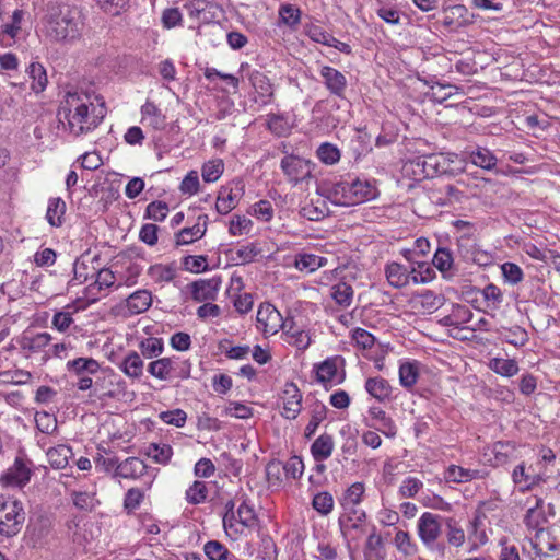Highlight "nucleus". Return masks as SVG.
Listing matches in <instances>:
<instances>
[{"label":"nucleus","mask_w":560,"mask_h":560,"mask_svg":"<svg viewBox=\"0 0 560 560\" xmlns=\"http://www.w3.org/2000/svg\"><path fill=\"white\" fill-rule=\"evenodd\" d=\"M280 399L282 401L281 415L287 419H295L302 408V394L298 386L292 382L285 383Z\"/></svg>","instance_id":"obj_12"},{"label":"nucleus","mask_w":560,"mask_h":560,"mask_svg":"<svg viewBox=\"0 0 560 560\" xmlns=\"http://www.w3.org/2000/svg\"><path fill=\"white\" fill-rule=\"evenodd\" d=\"M145 454L155 463L167 464L173 455V448L166 443H152L148 446Z\"/></svg>","instance_id":"obj_50"},{"label":"nucleus","mask_w":560,"mask_h":560,"mask_svg":"<svg viewBox=\"0 0 560 560\" xmlns=\"http://www.w3.org/2000/svg\"><path fill=\"white\" fill-rule=\"evenodd\" d=\"M332 194L335 202L341 206H353L374 199L377 189L369 182L353 179L351 182L340 180L334 185Z\"/></svg>","instance_id":"obj_4"},{"label":"nucleus","mask_w":560,"mask_h":560,"mask_svg":"<svg viewBox=\"0 0 560 560\" xmlns=\"http://www.w3.org/2000/svg\"><path fill=\"white\" fill-rule=\"evenodd\" d=\"M460 186L463 187L464 196L466 199H481L486 197L490 191L492 180L485 177L466 175L465 177L460 178Z\"/></svg>","instance_id":"obj_16"},{"label":"nucleus","mask_w":560,"mask_h":560,"mask_svg":"<svg viewBox=\"0 0 560 560\" xmlns=\"http://www.w3.org/2000/svg\"><path fill=\"white\" fill-rule=\"evenodd\" d=\"M164 346L161 338L150 337L141 341L140 350L144 358L152 359L163 352Z\"/></svg>","instance_id":"obj_62"},{"label":"nucleus","mask_w":560,"mask_h":560,"mask_svg":"<svg viewBox=\"0 0 560 560\" xmlns=\"http://www.w3.org/2000/svg\"><path fill=\"white\" fill-rule=\"evenodd\" d=\"M320 75L323 77L324 84L330 94L343 97L347 89V79L340 71L329 66H323L320 69Z\"/></svg>","instance_id":"obj_19"},{"label":"nucleus","mask_w":560,"mask_h":560,"mask_svg":"<svg viewBox=\"0 0 560 560\" xmlns=\"http://www.w3.org/2000/svg\"><path fill=\"white\" fill-rule=\"evenodd\" d=\"M447 161L448 158L444 153H431L407 160L401 164L397 182L402 187L411 189L415 183L448 172Z\"/></svg>","instance_id":"obj_3"},{"label":"nucleus","mask_w":560,"mask_h":560,"mask_svg":"<svg viewBox=\"0 0 560 560\" xmlns=\"http://www.w3.org/2000/svg\"><path fill=\"white\" fill-rule=\"evenodd\" d=\"M413 283H428L435 278L434 269L428 264H418L410 271Z\"/></svg>","instance_id":"obj_64"},{"label":"nucleus","mask_w":560,"mask_h":560,"mask_svg":"<svg viewBox=\"0 0 560 560\" xmlns=\"http://www.w3.org/2000/svg\"><path fill=\"white\" fill-rule=\"evenodd\" d=\"M498 546L500 548L498 560H522L516 544L509 537L500 538Z\"/></svg>","instance_id":"obj_56"},{"label":"nucleus","mask_w":560,"mask_h":560,"mask_svg":"<svg viewBox=\"0 0 560 560\" xmlns=\"http://www.w3.org/2000/svg\"><path fill=\"white\" fill-rule=\"evenodd\" d=\"M152 304V294L148 290H138L126 300V307L132 315L141 314L149 310Z\"/></svg>","instance_id":"obj_26"},{"label":"nucleus","mask_w":560,"mask_h":560,"mask_svg":"<svg viewBox=\"0 0 560 560\" xmlns=\"http://www.w3.org/2000/svg\"><path fill=\"white\" fill-rule=\"evenodd\" d=\"M530 467L521 463L512 471V480L521 492L528 491L544 481L540 474L530 472Z\"/></svg>","instance_id":"obj_18"},{"label":"nucleus","mask_w":560,"mask_h":560,"mask_svg":"<svg viewBox=\"0 0 560 560\" xmlns=\"http://www.w3.org/2000/svg\"><path fill=\"white\" fill-rule=\"evenodd\" d=\"M142 122H148L153 129L161 130L166 126V117L151 101L141 106Z\"/></svg>","instance_id":"obj_27"},{"label":"nucleus","mask_w":560,"mask_h":560,"mask_svg":"<svg viewBox=\"0 0 560 560\" xmlns=\"http://www.w3.org/2000/svg\"><path fill=\"white\" fill-rule=\"evenodd\" d=\"M364 421L368 427L385 433V410L382 404L370 402Z\"/></svg>","instance_id":"obj_38"},{"label":"nucleus","mask_w":560,"mask_h":560,"mask_svg":"<svg viewBox=\"0 0 560 560\" xmlns=\"http://www.w3.org/2000/svg\"><path fill=\"white\" fill-rule=\"evenodd\" d=\"M365 517V511L360 506H342V513L338 518L342 536L347 539H358L363 533Z\"/></svg>","instance_id":"obj_7"},{"label":"nucleus","mask_w":560,"mask_h":560,"mask_svg":"<svg viewBox=\"0 0 560 560\" xmlns=\"http://www.w3.org/2000/svg\"><path fill=\"white\" fill-rule=\"evenodd\" d=\"M470 23L471 14L464 4H454L443 11L442 24L451 32H456Z\"/></svg>","instance_id":"obj_14"},{"label":"nucleus","mask_w":560,"mask_h":560,"mask_svg":"<svg viewBox=\"0 0 560 560\" xmlns=\"http://www.w3.org/2000/svg\"><path fill=\"white\" fill-rule=\"evenodd\" d=\"M187 8L191 18L199 19L203 22H209L213 18L211 10L217 7L208 0H191L187 4Z\"/></svg>","instance_id":"obj_44"},{"label":"nucleus","mask_w":560,"mask_h":560,"mask_svg":"<svg viewBox=\"0 0 560 560\" xmlns=\"http://www.w3.org/2000/svg\"><path fill=\"white\" fill-rule=\"evenodd\" d=\"M364 558L365 560H385V545L383 541V537L381 534L375 532L370 533L365 549H364Z\"/></svg>","instance_id":"obj_30"},{"label":"nucleus","mask_w":560,"mask_h":560,"mask_svg":"<svg viewBox=\"0 0 560 560\" xmlns=\"http://www.w3.org/2000/svg\"><path fill=\"white\" fill-rule=\"evenodd\" d=\"M51 341V336L48 332H39L35 336H23L20 346L23 350L30 352H39L46 348Z\"/></svg>","instance_id":"obj_46"},{"label":"nucleus","mask_w":560,"mask_h":560,"mask_svg":"<svg viewBox=\"0 0 560 560\" xmlns=\"http://www.w3.org/2000/svg\"><path fill=\"white\" fill-rule=\"evenodd\" d=\"M487 476L488 472L485 470L464 468L454 464L450 465L444 472L445 480L455 483L470 482L476 479H483Z\"/></svg>","instance_id":"obj_22"},{"label":"nucleus","mask_w":560,"mask_h":560,"mask_svg":"<svg viewBox=\"0 0 560 560\" xmlns=\"http://www.w3.org/2000/svg\"><path fill=\"white\" fill-rule=\"evenodd\" d=\"M208 215L198 217L197 223L190 228H184L175 234L176 246L188 245L200 240L207 232Z\"/></svg>","instance_id":"obj_20"},{"label":"nucleus","mask_w":560,"mask_h":560,"mask_svg":"<svg viewBox=\"0 0 560 560\" xmlns=\"http://www.w3.org/2000/svg\"><path fill=\"white\" fill-rule=\"evenodd\" d=\"M26 72L32 79L31 89L36 92H43L47 85V74L46 70L39 62H32L27 69Z\"/></svg>","instance_id":"obj_42"},{"label":"nucleus","mask_w":560,"mask_h":560,"mask_svg":"<svg viewBox=\"0 0 560 560\" xmlns=\"http://www.w3.org/2000/svg\"><path fill=\"white\" fill-rule=\"evenodd\" d=\"M174 363L175 361L171 358H162L149 363L148 372L152 376L165 381L172 376L174 371Z\"/></svg>","instance_id":"obj_40"},{"label":"nucleus","mask_w":560,"mask_h":560,"mask_svg":"<svg viewBox=\"0 0 560 560\" xmlns=\"http://www.w3.org/2000/svg\"><path fill=\"white\" fill-rule=\"evenodd\" d=\"M120 370L131 378H139L143 373V361L136 351L129 352L119 364Z\"/></svg>","instance_id":"obj_36"},{"label":"nucleus","mask_w":560,"mask_h":560,"mask_svg":"<svg viewBox=\"0 0 560 560\" xmlns=\"http://www.w3.org/2000/svg\"><path fill=\"white\" fill-rule=\"evenodd\" d=\"M436 191L439 192V197H436L435 202L441 206L452 205L454 202H460L465 198L463 187L460 186V179L456 182V184H445L440 186Z\"/></svg>","instance_id":"obj_25"},{"label":"nucleus","mask_w":560,"mask_h":560,"mask_svg":"<svg viewBox=\"0 0 560 560\" xmlns=\"http://www.w3.org/2000/svg\"><path fill=\"white\" fill-rule=\"evenodd\" d=\"M66 213V202L61 198H51L48 201L46 219L51 226H60Z\"/></svg>","instance_id":"obj_45"},{"label":"nucleus","mask_w":560,"mask_h":560,"mask_svg":"<svg viewBox=\"0 0 560 560\" xmlns=\"http://www.w3.org/2000/svg\"><path fill=\"white\" fill-rule=\"evenodd\" d=\"M280 167L288 179L294 184L311 177L312 173L310 161L293 154L284 156Z\"/></svg>","instance_id":"obj_10"},{"label":"nucleus","mask_w":560,"mask_h":560,"mask_svg":"<svg viewBox=\"0 0 560 560\" xmlns=\"http://www.w3.org/2000/svg\"><path fill=\"white\" fill-rule=\"evenodd\" d=\"M501 335L505 342L516 348L524 347L529 340L527 330L518 325L503 328Z\"/></svg>","instance_id":"obj_41"},{"label":"nucleus","mask_w":560,"mask_h":560,"mask_svg":"<svg viewBox=\"0 0 560 560\" xmlns=\"http://www.w3.org/2000/svg\"><path fill=\"white\" fill-rule=\"evenodd\" d=\"M114 283H115V275L110 269L103 268V269L98 270V272L96 273L95 281L86 288L88 294L93 295L91 301L96 302L98 300V298L95 296L96 293L104 289H108V288L113 287Z\"/></svg>","instance_id":"obj_33"},{"label":"nucleus","mask_w":560,"mask_h":560,"mask_svg":"<svg viewBox=\"0 0 560 560\" xmlns=\"http://www.w3.org/2000/svg\"><path fill=\"white\" fill-rule=\"evenodd\" d=\"M336 359H327L316 368V380L324 385L336 383Z\"/></svg>","instance_id":"obj_48"},{"label":"nucleus","mask_w":560,"mask_h":560,"mask_svg":"<svg viewBox=\"0 0 560 560\" xmlns=\"http://www.w3.org/2000/svg\"><path fill=\"white\" fill-rule=\"evenodd\" d=\"M445 527L446 539L448 545L455 548L463 547L466 540V534L462 526L458 524V522L455 521L454 518L448 517L445 521Z\"/></svg>","instance_id":"obj_43"},{"label":"nucleus","mask_w":560,"mask_h":560,"mask_svg":"<svg viewBox=\"0 0 560 560\" xmlns=\"http://www.w3.org/2000/svg\"><path fill=\"white\" fill-rule=\"evenodd\" d=\"M327 259L314 254H300L295 256L294 266L300 271L314 272L326 264Z\"/></svg>","instance_id":"obj_39"},{"label":"nucleus","mask_w":560,"mask_h":560,"mask_svg":"<svg viewBox=\"0 0 560 560\" xmlns=\"http://www.w3.org/2000/svg\"><path fill=\"white\" fill-rule=\"evenodd\" d=\"M176 269L172 265L156 264L148 269L149 277L155 283L170 282L174 279Z\"/></svg>","instance_id":"obj_49"},{"label":"nucleus","mask_w":560,"mask_h":560,"mask_svg":"<svg viewBox=\"0 0 560 560\" xmlns=\"http://www.w3.org/2000/svg\"><path fill=\"white\" fill-rule=\"evenodd\" d=\"M332 299L341 306H349L352 302L353 290L346 282H339L332 287Z\"/></svg>","instance_id":"obj_61"},{"label":"nucleus","mask_w":560,"mask_h":560,"mask_svg":"<svg viewBox=\"0 0 560 560\" xmlns=\"http://www.w3.org/2000/svg\"><path fill=\"white\" fill-rule=\"evenodd\" d=\"M441 516L431 512H424L418 520V535L428 548H433L442 534Z\"/></svg>","instance_id":"obj_9"},{"label":"nucleus","mask_w":560,"mask_h":560,"mask_svg":"<svg viewBox=\"0 0 560 560\" xmlns=\"http://www.w3.org/2000/svg\"><path fill=\"white\" fill-rule=\"evenodd\" d=\"M43 24L44 35L50 42H71L80 36L79 12L66 3L49 2Z\"/></svg>","instance_id":"obj_2"},{"label":"nucleus","mask_w":560,"mask_h":560,"mask_svg":"<svg viewBox=\"0 0 560 560\" xmlns=\"http://www.w3.org/2000/svg\"><path fill=\"white\" fill-rule=\"evenodd\" d=\"M256 318L258 328L265 335H275L289 325V319H283L281 313L270 303H264L258 307Z\"/></svg>","instance_id":"obj_8"},{"label":"nucleus","mask_w":560,"mask_h":560,"mask_svg":"<svg viewBox=\"0 0 560 560\" xmlns=\"http://www.w3.org/2000/svg\"><path fill=\"white\" fill-rule=\"evenodd\" d=\"M312 506L322 515H328L334 509V498L327 491L318 492L314 495Z\"/></svg>","instance_id":"obj_59"},{"label":"nucleus","mask_w":560,"mask_h":560,"mask_svg":"<svg viewBox=\"0 0 560 560\" xmlns=\"http://www.w3.org/2000/svg\"><path fill=\"white\" fill-rule=\"evenodd\" d=\"M25 521L22 503L0 495V535L12 537L20 533Z\"/></svg>","instance_id":"obj_5"},{"label":"nucleus","mask_w":560,"mask_h":560,"mask_svg":"<svg viewBox=\"0 0 560 560\" xmlns=\"http://www.w3.org/2000/svg\"><path fill=\"white\" fill-rule=\"evenodd\" d=\"M501 271L504 281L511 285H516L521 283L524 279V272L522 268L515 262H503L501 265Z\"/></svg>","instance_id":"obj_57"},{"label":"nucleus","mask_w":560,"mask_h":560,"mask_svg":"<svg viewBox=\"0 0 560 560\" xmlns=\"http://www.w3.org/2000/svg\"><path fill=\"white\" fill-rule=\"evenodd\" d=\"M492 457L488 459L491 466H504L518 458V447L512 441H497L490 447Z\"/></svg>","instance_id":"obj_15"},{"label":"nucleus","mask_w":560,"mask_h":560,"mask_svg":"<svg viewBox=\"0 0 560 560\" xmlns=\"http://www.w3.org/2000/svg\"><path fill=\"white\" fill-rule=\"evenodd\" d=\"M203 551L209 560H225L231 553L229 549L218 540L206 542Z\"/></svg>","instance_id":"obj_63"},{"label":"nucleus","mask_w":560,"mask_h":560,"mask_svg":"<svg viewBox=\"0 0 560 560\" xmlns=\"http://www.w3.org/2000/svg\"><path fill=\"white\" fill-rule=\"evenodd\" d=\"M418 377L419 371L416 362H405L399 366V381L404 387H412Z\"/></svg>","instance_id":"obj_53"},{"label":"nucleus","mask_w":560,"mask_h":560,"mask_svg":"<svg viewBox=\"0 0 560 560\" xmlns=\"http://www.w3.org/2000/svg\"><path fill=\"white\" fill-rule=\"evenodd\" d=\"M242 194L243 187L238 186V184H236L235 187H221L215 202L217 211L221 214H226L232 211L236 207Z\"/></svg>","instance_id":"obj_21"},{"label":"nucleus","mask_w":560,"mask_h":560,"mask_svg":"<svg viewBox=\"0 0 560 560\" xmlns=\"http://www.w3.org/2000/svg\"><path fill=\"white\" fill-rule=\"evenodd\" d=\"M412 281L407 267L393 262L387 265V283L394 288H404Z\"/></svg>","instance_id":"obj_32"},{"label":"nucleus","mask_w":560,"mask_h":560,"mask_svg":"<svg viewBox=\"0 0 560 560\" xmlns=\"http://www.w3.org/2000/svg\"><path fill=\"white\" fill-rule=\"evenodd\" d=\"M366 392L370 394V402L383 404L385 399V384L380 377H371L365 383Z\"/></svg>","instance_id":"obj_58"},{"label":"nucleus","mask_w":560,"mask_h":560,"mask_svg":"<svg viewBox=\"0 0 560 560\" xmlns=\"http://www.w3.org/2000/svg\"><path fill=\"white\" fill-rule=\"evenodd\" d=\"M529 541L535 556L538 558L550 557L558 547L556 538L546 528L537 529Z\"/></svg>","instance_id":"obj_17"},{"label":"nucleus","mask_w":560,"mask_h":560,"mask_svg":"<svg viewBox=\"0 0 560 560\" xmlns=\"http://www.w3.org/2000/svg\"><path fill=\"white\" fill-rule=\"evenodd\" d=\"M72 456L71 447L60 444L56 447H50L47 451V458L50 466L55 469H63L68 463L69 458Z\"/></svg>","instance_id":"obj_37"},{"label":"nucleus","mask_w":560,"mask_h":560,"mask_svg":"<svg viewBox=\"0 0 560 560\" xmlns=\"http://www.w3.org/2000/svg\"><path fill=\"white\" fill-rule=\"evenodd\" d=\"M364 493V486L362 482L352 483L343 493L340 499L341 506L355 508L360 506Z\"/></svg>","instance_id":"obj_51"},{"label":"nucleus","mask_w":560,"mask_h":560,"mask_svg":"<svg viewBox=\"0 0 560 560\" xmlns=\"http://www.w3.org/2000/svg\"><path fill=\"white\" fill-rule=\"evenodd\" d=\"M93 105L88 95H81L78 92H68L58 110V117L61 122H67V129L70 133L79 137L95 129L105 115V108L102 104L100 108L89 107Z\"/></svg>","instance_id":"obj_1"},{"label":"nucleus","mask_w":560,"mask_h":560,"mask_svg":"<svg viewBox=\"0 0 560 560\" xmlns=\"http://www.w3.org/2000/svg\"><path fill=\"white\" fill-rule=\"evenodd\" d=\"M457 252L466 262L478 266H488L492 262V256L479 247L476 233L458 235Z\"/></svg>","instance_id":"obj_6"},{"label":"nucleus","mask_w":560,"mask_h":560,"mask_svg":"<svg viewBox=\"0 0 560 560\" xmlns=\"http://www.w3.org/2000/svg\"><path fill=\"white\" fill-rule=\"evenodd\" d=\"M394 545L405 556H412L417 551V545L411 540L410 535L405 530L395 528Z\"/></svg>","instance_id":"obj_55"},{"label":"nucleus","mask_w":560,"mask_h":560,"mask_svg":"<svg viewBox=\"0 0 560 560\" xmlns=\"http://www.w3.org/2000/svg\"><path fill=\"white\" fill-rule=\"evenodd\" d=\"M453 255L452 252L447 248L440 247L436 249L432 264L433 266L439 269L441 272H447L453 267Z\"/></svg>","instance_id":"obj_60"},{"label":"nucleus","mask_w":560,"mask_h":560,"mask_svg":"<svg viewBox=\"0 0 560 560\" xmlns=\"http://www.w3.org/2000/svg\"><path fill=\"white\" fill-rule=\"evenodd\" d=\"M67 369L79 376L83 372L95 374L100 370V363L93 358H77L68 361Z\"/></svg>","instance_id":"obj_47"},{"label":"nucleus","mask_w":560,"mask_h":560,"mask_svg":"<svg viewBox=\"0 0 560 560\" xmlns=\"http://www.w3.org/2000/svg\"><path fill=\"white\" fill-rule=\"evenodd\" d=\"M416 305H419L425 313H433L444 303V296L435 294L433 291L424 290L415 296Z\"/></svg>","instance_id":"obj_34"},{"label":"nucleus","mask_w":560,"mask_h":560,"mask_svg":"<svg viewBox=\"0 0 560 560\" xmlns=\"http://www.w3.org/2000/svg\"><path fill=\"white\" fill-rule=\"evenodd\" d=\"M238 524L244 528H252L257 523V516L254 511V508L247 503L246 500H243L236 511Z\"/></svg>","instance_id":"obj_54"},{"label":"nucleus","mask_w":560,"mask_h":560,"mask_svg":"<svg viewBox=\"0 0 560 560\" xmlns=\"http://www.w3.org/2000/svg\"><path fill=\"white\" fill-rule=\"evenodd\" d=\"M31 478L30 468L23 463L22 459H15L13 466L1 477V481L5 486L23 487Z\"/></svg>","instance_id":"obj_23"},{"label":"nucleus","mask_w":560,"mask_h":560,"mask_svg":"<svg viewBox=\"0 0 560 560\" xmlns=\"http://www.w3.org/2000/svg\"><path fill=\"white\" fill-rule=\"evenodd\" d=\"M147 464L138 457H128L117 467V478L137 479L147 472Z\"/></svg>","instance_id":"obj_24"},{"label":"nucleus","mask_w":560,"mask_h":560,"mask_svg":"<svg viewBox=\"0 0 560 560\" xmlns=\"http://www.w3.org/2000/svg\"><path fill=\"white\" fill-rule=\"evenodd\" d=\"M224 171L223 161L220 159L206 162L201 168V176L206 183L217 182Z\"/></svg>","instance_id":"obj_52"},{"label":"nucleus","mask_w":560,"mask_h":560,"mask_svg":"<svg viewBox=\"0 0 560 560\" xmlns=\"http://www.w3.org/2000/svg\"><path fill=\"white\" fill-rule=\"evenodd\" d=\"M469 160L475 166L486 171L494 170L498 163L495 154L485 147H477L470 151Z\"/></svg>","instance_id":"obj_28"},{"label":"nucleus","mask_w":560,"mask_h":560,"mask_svg":"<svg viewBox=\"0 0 560 560\" xmlns=\"http://www.w3.org/2000/svg\"><path fill=\"white\" fill-rule=\"evenodd\" d=\"M220 287L221 279L213 277L210 279L196 280L188 285V289L190 290L191 299L195 302L201 303L215 300Z\"/></svg>","instance_id":"obj_13"},{"label":"nucleus","mask_w":560,"mask_h":560,"mask_svg":"<svg viewBox=\"0 0 560 560\" xmlns=\"http://www.w3.org/2000/svg\"><path fill=\"white\" fill-rule=\"evenodd\" d=\"M486 513L481 509H477L468 523V539L470 551H476L489 541L488 534L485 528Z\"/></svg>","instance_id":"obj_11"},{"label":"nucleus","mask_w":560,"mask_h":560,"mask_svg":"<svg viewBox=\"0 0 560 560\" xmlns=\"http://www.w3.org/2000/svg\"><path fill=\"white\" fill-rule=\"evenodd\" d=\"M289 319L288 327H282L283 335L285 336V340L295 346L299 350H305L308 348L311 343L310 336L302 329L298 328L293 322V319Z\"/></svg>","instance_id":"obj_29"},{"label":"nucleus","mask_w":560,"mask_h":560,"mask_svg":"<svg viewBox=\"0 0 560 560\" xmlns=\"http://www.w3.org/2000/svg\"><path fill=\"white\" fill-rule=\"evenodd\" d=\"M488 368L495 374L508 378L515 376L520 371V366L516 360L505 358L490 359Z\"/></svg>","instance_id":"obj_31"},{"label":"nucleus","mask_w":560,"mask_h":560,"mask_svg":"<svg viewBox=\"0 0 560 560\" xmlns=\"http://www.w3.org/2000/svg\"><path fill=\"white\" fill-rule=\"evenodd\" d=\"M334 451V440L329 434L319 435L311 446V453L316 462L330 457Z\"/></svg>","instance_id":"obj_35"}]
</instances>
